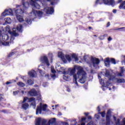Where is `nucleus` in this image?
Wrapping results in <instances>:
<instances>
[{
  "mask_svg": "<svg viewBox=\"0 0 125 125\" xmlns=\"http://www.w3.org/2000/svg\"><path fill=\"white\" fill-rule=\"evenodd\" d=\"M77 70V74H74L76 73L75 68H69L68 71H63V74L64 75H68V74L73 75V81L77 85H78V82H77L78 79H80L79 82L81 83H84L85 81H86V73L81 66H78Z\"/></svg>",
  "mask_w": 125,
  "mask_h": 125,
  "instance_id": "nucleus-1",
  "label": "nucleus"
},
{
  "mask_svg": "<svg viewBox=\"0 0 125 125\" xmlns=\"http://www.w3.org/2000/svg\"><path fill=\"white\" fill-rule=\"evenodd\" d=\"M83 59L89 64V66H93L95 69H99V63H100V60L96 58L90 57L88 56H84Z\"/></svg>",
  "mask_w": 125,
  "mask_h": 125,
  "instance_id": "nucleus-2",
  "label": "nucleus"
},
{
  "mask_svg": "<svg viewBox=\"0 0 125 125\" xmlns=\"http://www.w3.org/2000/svg\"><path fill=\"white\" fill-rule=\"evenodd\" d=\"M32 102L31 105L33 106L34 109L36 108V99L35 98H30L24 97L23 98V101H21L20 103L21 104V109L23 110H27L29 108V104L26 102Z\"/></svg>",
  "mask_w": 125,
  "mask_h": 125,
  "instance_id": "nucleus-3",
  "label": "nucleus"
},
{
  "mask_svg": "<svg viewBox=\"0 0 125 125\" xmlns=\"http://www.w3.org/2000/svg\"><path fill=\"white\" fill-rule=\"evenodd\" d=\"M22 4L23 7L24 9H22V5H18L17 7H20V9H18L15 11L16 15H19V14H23V13H25L26 10L28 9L29 8V2H27L26 0H22Z\"/></svg>",
  "mask_w": 125,
  "mask_h": 125,
  "instance_id": "nucleus-4",
  "label": "nucleus"
},
{
  "mask_svg": "<svg viewBox=\"0 0 125 125\" xmlns=\"http://www.w3.org/2000/svg\"><path fill=\"white\" fill-rule=\"evenodd\" d=\"M18 31L22 33V25L19 24L17 26V29L15 28H13V31L11 32L10 30H8L9 34L11 35V36H13L14 37H17L19 36Z\"/></svg>",
  "mask_w": 125,
  "mask_h": 125,
  "instance_id": "nucleus-5",
  "label": "nucleus"
},
{
  "mask_svg": "<svg viewBox=\"0 0 125 125\" xmlns=\"http://www.w3.org/2000/svg\"><path fill=\"white\" fill-rule=\"evenodd\" d=\"M51 120H49L48 123L46 122V120L44 119H42L41 118H38L36 120L35 125H50Z\"/></svg>",
  "mask_w": 125,
  "mask_h": 125,
  "instance_id": "nucleus-6",
  "label": "nucleus"
},
{
  "mask_svg": "<svg viewBox=\"0 0 125 125\" xmlns=\"http://www.w3.org/2000/svg\"><path fill=\"white\" fill-rule=\"evenodd\" d=\"M47 107V105L46 104L42 105V103H40V105L38 106L36 109V115H38V114H42V111H46Z\"/></svg>",
  "mask_w": 125,
  "mask_h": 125,
  "instance_id": "nucleus-7",
  "label": "nucleus"
},
{
  "mask_svg": "<svg viewBox=\"0 0 125 125\" xmlns=\"http://www.w3.org/2000/svg\"><path fill=\"white\" fill-rule=\"evenodd\" d=\"M42 12L41 11H37L34 10H33L29 14V16L33 17V19L36 18L37 16H38V17H42Z\"/></svg>",
  "mask_w": 125,
  "mask_h": 125,
  "instance_id": "nucleus-8",
  "label": "nucleus"
},
{
  "mask_svg": "<svg viewBox=\"0 0 125 125\" xmlns=\"http://www.w3.org/2000/svg\"><path fill=\"white\" fill-rule=\"evenodd\" d=\"M100 1H103L104 4H107L108 5H114L115 4V0H97L96 1V4L99 2L100 4H101Z\"/></svg>",
  "mask_w": 125,
  "mask_h": 125,
  "instance_id": "nucleus-9",
  "label": "nucleus"
},
{
  "mask_svg": "<svg viewBox=\"0 0 125 125\" xmlns=\"http://www.w3.org/2000/svg\"><path fill=\"white\" fill-rule=\"evenodd\" d=\"M110 62H111V63H112V64H116V60H115V59L114 58H111L109 59V58H107L105 59V60H104V63H105V66H106V67H109V66H110Z\"/></svg>",
  "mask_w": 125,
  "mask_h": 125,
  "instance_id": "nucleus-10",
  "label": "nucleus"
},
{
  "mask_svg": "<svg viewBox=\"0 0 125 125\" xmlns=\"http://www.w3.org/2000/svg\"><path fill=\"white\" fill-rule=\"evenodd\" d=\"M40 61L42 63H44L46 64L47 66H49L50 64H49V62L48 61V59L46 56H42L40 58Z\"/></svg>",
  "mask_w": 125,
  "mask_h": 125,
  "instance_id": "nucleus-11",
  "label": "nucleus"
},
{
  "mask_svg": "<svg viewBox=\"0 0 125 125\" xmlns=\"http://www.w3.org/2000/svg\"><path fill=\"white\" fill-rule=\"evenodd\" d=\"M44 11L46 13V14H52L54 12V9L53 7H45L43 9Z\"/></svg>",
  "mask_w": 125,
  "mask_h": 125,
  "instance_id": "nucleus-12",
  "label": "nucleus"
},
{
  "mask_svg": "<svg viewBox=\"0 0 125 125\" xmlns=\"http://www.w3.org/2000/svg\"><path fill=\"white\" fill-rule=\"evenodd\" d=\"M98 78L100 80V83L101 84H103V86H104V87H108V86L110 84V83L107 81H104V80H100V79H101V77L100 76H98Z\"/></svg>",
  "mask_w": 125,
  "mask_h": 125,
  "instance_id": "nucleus-13",
  "label": "nucleus"
},
{
  "mask_svg": "<svg viewBox=\"0 0 125 125\" xmlns=\"http://www.w3.org/2000/svg\"><path fill=\"white\" fill-rule=\"evenodd\" d=\"M2 16H6V15H13V11L11 9L6 10L2 14Z\"/></svg>",
  "mask_w": 125,
  "mask_h": 125,
  "instance_id": "nucleus-14",
  "label": "nucleus"
},
{
  "mask_svg": "<svg viewBox=\"0 0 125 125\" xmlns=\"http://www.w3.org/2000/svg\"><path fill=\"white\" fill-rule=\"evenodd\" d=\"M38 70L39 72V73L41 74V75L42 76H43V75L44 74V72H43L44 70H45V68L43 67V65H39L38 66Z\"/></svg>",
  "mask_w": 125,
  "mask_h": 125,
  "instance_id": "nucleus-15",
  "label": "nucleus"
},
{
  "mask_svg": "<svg viewBox=\"0 0 125 125\" xmlns=\"http://www.w3.org/2000/svg\"><path fill=\"white\" fill-rule=\"evenodd\" d=\"M28 94L30 96H37L38 92H37V91L35 89H32L29 92Z\"/></svg>",
  "mask_w": 125,
  "mask_h": 125,
  "instance_id": "nucleus-16",
  "label": "nucleus"
},
{
  "mask_svg": "<svg viewBox=\"0 0 125 125\" xmlns=\"http://www.w3.org/2000/svg\"><path fill=\"white\" fill-rule=\"evenodd\" d=\"M105 75L106 78H108L109 81L113 80V76H111V75L110 74V72L108 70L106 71Z\"/></svg>",
  "mask_w": 125,
  "mask_h": 125,
  "instance_id": "nucleus-17",
  "label": "nucleus"
},
{
  "mask_svg": "<svg viewBox=\"0 0 125 125\" xmlns=\"http://www.w3.org/2000/svg\"><path fill=\"white\" fill-rule=\"evenodd\" d=\"M28 75L30 77H32V78H35V77H37V73L35 70H32L28 72Z\"/></svg>",
  "mask_w": 125,
  "mask_h": 125,
  "instance_id": "nucleus-18",
  "label": "nucleus"
},
{
  "mask_svg": "<svg viewBox=\"0 0 125 125\" xmlns=\"http://www.w3.org/2000/svg\"><path fill=\"white\" fill-rule=\"evenodd\" d=\"M1 39H2V41H6L8 40V35L7 34H1Z\"/></svg>",
  "mask_w": 125,
  "mask_h": 125,
  "instance_id": "nucleus-19",
  "label": "nucleus"
},
{
  "mask_svg": "<svg viewBox=\"0 0 125 125\" xmlns=\"http://www.w3.org/2000/svg\"><path fill=\"white\" fill-rule=\"evenodd\" d=\"M58 57H59V58H61L62 61H63V62H65V60L64 59V54H63V53H62V52H59L58 53Z\"/></svg>",
  "mask_w": 125,
  "mask_h": 125,
  "instance_id": "nucleus-20",
  "label": "nucleus"
},
{
  "mask_svg": "<svg viewBox=\"0 0 125 125\" xmlns=\"http://www.w3.org/2000/svg\"><path fill=\"white\" fill-rule=\"evenodd\" d=\"M17 16V19L20 21V22H23L24 21V19H23V17L19 15H16Z\"/></svg>",
  "mask_w": 125,
  "mask_h": 125,
  "instance_id": "nucleus-21",
  "label": "nucleus"
},
{
  "mask_svg": "<svg viewBox=\"0 0 125 125\" xmlns=\"http://www.w3.org/2000/svg\"><path fill=\"white\" fill-rule=\"evenodd\" d=\"M106 123L105 125H110L111 121L110 120V117L108 115L106 116Z\"/></svg>",
  "mask_w": 125,
  "mask_h": 125,
  "instance_id": "nucleus-22",
  "label": "nucleus"
},
{
  "mask_svg": "<svg viewBox=\"0 0 125 125\" xmlns=\"http://www.w3.org/2000/svg\"><path fill=\"white\" fill-rule=\"evenodd\" d=\"M97 110H98V111L99 112V114H101L102 117L103 118H104V117H105V111H103L102 113H100V108H99V106H98Z\"/></svg>",
  "mask_w": 125,
  "mask_h": 125,
  "instance_id": "nucleus-23",
  "label": "nucleus"
},
{
  "mask_svg": "<svg viewBox=\"0 0 125 125\" xmlns=\"http://www.w3.org/2000/svg\"><path fill=\"white\" fill-rule=\"evenodd\" d=\"M47 1H51V5H54L55 3H57V0H46Z\"/></svg>",
  "mask_w": 125,
  "mask_h": 125,
  "instance_id": "nucleus-24",
  "label": "nucleus"
},
{
  "mask_svg": "<svg viewBox=\"0 0 125 125\" xmlns=\"http://www.w3.org/2000/svg\"><path fill=\"white\" fill-rule=\"evenodd\" d=\"M4 20L7 24H10L11 23V19L10 18H6Z\"/></svg>",
  "mask_w": 125,
  "mask_h": 125,
  "instance_id": "nucleus-25",
  "label": "nucleus"
},
{
  "mask_svg": "<svg viewBox=\"0 0 125 125\" xmlns=\"http://www.w3.org/2000/svg\"><path fill=\"white\" fill-rule=\"evenodd\" d=\"M18 85H19V86H21V87H23V86H25V83H23V82H18L17 83Z\"/></svg>",
  "mask_w": 125,
  "mask_h": 125,
  "instance_id": "nucleus-26",
  "label": "nucleus"
},
{
  "mask_svg": "<svg viewBox=\"0 0 125 125\" xmlns=\"http://www.w3.org/2000/svg\"><path fill=\"white\" fill-rule=\"evenodd\" d=\"M72 58H74V59H75V61H79V59L78 58V56H77V55L73 54L72 55Z\"/></svg>",
  "mask_w": 125,
  "mask_h": 125,
  "instance_id": "nucleus-27",
  "label": "nucleus"
},
{
  "mask_svg": "<svg viewBox=\"0 0 125 125\" xmlns=\"http://www.w3.org/2000/svg\"><path fill=\"white\" fill-rule=\"evenodd\" d=\"M2 45H4L5 46H8L9 45V42L3 41V42H2Z\"/></svg>",
  "mask_w": 125,
  "mask_h": 125,
  "instance_id": "nucleus-28",
  "label": "nucleus"
},
{
  "mask_svg": "<svg viewBox=\"0 0 125 125\" xmlns=\"http://www.w3.org/2000/svg\"><path fill=\"white\" fill-rule=\"evenodd\" d=\"M27 83L29 85H32V84H34V81L30 79L27 81Z\"/></svg>",
  "mask_w": 125,
  "mask_h": 125,
  "instance_id": "nucleus-29",
  "label": "nucleus"
},
{
  "mask_svg": "<svg viewBox=\"0 0 125 125\" xmlns=\"http://www.w3.org/2000/svg\"><path fill=\"white\" fill-rule=\"evenodd\" d=\"M117 82L119 83H125V81L124 79H117Z\"/></svg>",
  "mask_w": 125,
  "mask_h": 125,
  "instance_id": "nucleus-30",
  "label": "nucleus"
},
{
  "mask_svg": "<svg viewBox=\"0 0 125 125\" xmlns=\"http://www.w3.org/2000/svg\"><path fill=\"white\" fill-rule=\"evenodd\" d=\"M65 58L70 62L71 61V56L69 55H65Z\"/></svg>",
  "mask_w": 125,
  "mask_h": 125,
  "instance_id": "nucleus-31",
  "label": "nucleus"
},
{
  "mask_svg": "<svg viewBox=\"0 0 125 125\" xmlns=\"http://www.w3.org/2000/svg\"><path fill=\"white\" fill-rule=\"evenodd\" d=\"M123 73H124V67L121 68V73L118 74L119 77H123Z\"/></svg>",
  "mask_w": 125,
  "mask_h": 125,
  "instance_id": "nucleus-32",
  "label": "nucleus"
},
{
  "mask_svg": "<svg viewBox=\"0 0 125 125\" xmlns=\"http://www.w3.org/2000/svg\"><path fill=\"white\" fill-rule=\"evenodd\" d=\"M51 71L52 74H55V73H56V71L54 69V67L53 66H51Z\"/></svg>",
  "mask_w": 125,
  "mask_h": 125,
  "instance_id": "nucleus-33",
  "label": "nucleus"
},
{
  "mask_svg": "<svg viewBox=\"0 0 125 125\" xmlns=\"http://www.w3.org/2000/svg\"><path fill=\"white\" fill-rule=\"evenodd\" d=\"M2 45V42L1 41V30H0V46Z\"/></svg>",
  "mask_w": 125,
  "mask_h": 125,
  "instance_id": "nucleus-34",
  "label": "nucleus"
},
{
  "mask_svg": "<svg viewBox=\"0 0 125 125\" xmlns=\"http://www.w3.org/2000/svg\"><path fill=\"white\" fill-rule=\"evenodd\" d=\"M107 116H109V118H110V117H111V110H108L107 111V114H106V117H107Z\"/></svg>",
  "mask_w": 125,
  "mask_h": 125,
  "instance_id": "nucleus-35",
  "label": "nucleus"
},
{
  "mask_svg": "<svg viewBox=\"0 0 125 125\" xmlns=\"http://www.w3.org/2000/svg\"><path fill=\"white\" fill-rule=\"evenodd\" d=\"M125 1H124L122 3H121V4L120 5V6H119L120 9H121L122 7H124V5H125Z\"/></svg>",
  "mask_w": 125,
  "mask_h": 125,
  "instance_id": "nucleus-36",
  "label": "nucleus"
},
{
  "mask_svg": "<svg viewBox=\"0 0 125 125\" xmlns=\"http://www.w3.org/2000/svg\"><path fill=\"white\" fill-rule=\"evenodd\" d=\"M63 80H65V81H68L69 77H68V76L64 75L63 76Z\"/></svg>",
  "mask_w": 125,
  "mask_h": 125,
  "instance_id": "nucleus-37",
  "label": "nucleus"
},
{
  "mask_svg": "<svg viewBox=\"0 0 125 125\" xmlns=\"http://www.w3.org/2000/svg\"><path fill=\"white\" fill-rule=\"evenodd\" d=\"M26 22L27 24H31L32 23V21H31V20L27 19L26 20Z\"/></svg>",
  "mask_w": 125,
  "mask_h": 125,
  "instance_id": "nucleus-38",
  "label": "nucleus"
},
{
  "mask_svg": "<svg viewBox=\"0 0 125 125\" xmlns=\"http://www.w3.org/2000/svg\"><path fill=\"white\" fill-rule=\"evenodd\" d=\"M26 22L27 24H31L32 23V21H31V20L27 19L26 20Z\"/></svg>",
  "mask_w": 125,
  "mask_h": 125,
  "instance_id": "nucleus-39",
  "label": "nucleus"
},
{
  "mask_svg": "<svg viewBox=\"0 0 125 125\" xmlns=\"http://www.w3.org/2000/svg\"><path fill=\"white\" fill-rule=\"evenodd\" d=\"M17 94H18V91H16L13 92V95H17Z\"/></svg>",
  "mask_w": 125,
  "mask_h": 125,
  "instance_id": "nucleus-40",
  "label": "nucleus"
},
{
  "mask_svg": "<svg viewBox=\"0 0 125 125\" xmlns=\"http://www.w3.org/2000/svg\"><path fill=\"white\" fill-rule=\"evenodd\" d=\"M95 118H96V119H97L98 120V119H99V118H100V117L99 116V115L98 114H95Z\"/></svg>",
  "mask_w": 125,
  "mask_h": 125,
  "instance_id": "nucleus-41",
  "label": "nucleus"
},
{
  "mask_svg": "<svg viewBox=\"0 0 125 125\" xmlns=\"http://www.w3.org/2000/svg\"><path fill=\"white\" fill-rule=\"evenodd\" d=\"M14 53L12 52V53L9 54L8 56H9V57H11L12 55H14Z\"/></svg>",
  "mask_w": 125,
  "mask_h": 125,
  "instance_id": "nucleus-42",
  "label": "nucleus"
},
{
  "mask_svg": "<svg viewBox=\"0 0 125 125\" xmlns=\"http://www.w3.org/2000/svg\"><path fill=\"white\" fill-rule=\"evenodd\" d=\"M122 29H125V27H122V28H119L115 29H114L115 31L118 30H122Z\"/></svg>",
  "mask_w": 125,
  "mask_h": 125,
  "instance_id": "nucleus-43",
  "label": "nucleus"
},
{
  "mask_svg": "<svg viewBox=\"0 0 125 125\" xmlns=\"http://www.w3.org/2000/svg\"><path fill=\"white\" fill-rule=\"evenodd\" d=\"M51 78H55L56 76L55 75V74H51Z\"/></svg>",
  "mask_w": 125,
  "mask_h": 125,
  "instance_id": "nucleus-44",
  "label": "nucleus"
},
{
  "mask_svg": "<svg viewBox=\"0 0 125 125\" xmlns=\"http://www.w3.org/2000/svg\"><path fill=\"white\" fill-rule=\"evenodd\" d=\"M45 77L46 78V79H49V74L46 75Z\"/></svg>",
  "mask_w": 125,
  "mask_h": 125,
  "instance_id": "nucleus-45",
  "label": "nucleus"
},
{
  "mask_svg": "<svg viewBox=\"0 0 125 125\" xmlns=\"http://www.w3.org/2000/svg\"><path fill=\"white\" fill-rule=\"evenodd\" d=\"M100 40H104V36H101L100 37Z\"/></svg>",
  "mask_w": 125,
  "mask_h": 125,
  "instance_id": "nucleus-46",
  "label": "nucleus"
},
{
  "mask_svg": "<svg viewBox=\"0 0 125 125\" xmlns=\"http://www.w3.org/2000/svg\"><path fill=\"white\" fill-rule=\"evenodd\" d=\"M110 41H112V38L109 37L108 38V42H110Z\"/></svg>",
  "mask_w": 125,
  "mask_h": 125,
  "instance_id": "nucleus-47",
  "label": "nucleus"
},
{
  "mask_svg": "<svg viewBox=\"0 0 125 125\" xmlns=\"http://www.w3.org/2000/svg\"><path fill=\"white\" fill-rule=\"evenodd\" d=\"M112 12H113V13H117V10L113 9Z\"/></svg>",
  "mask_w": 125,
  "mask_h": 125,
  "instance_id": "nucleus-48",
  "label": "nucleus"
},
{
  "mask_svg": "<svg viewBox=\"0 0 125 125\" xmlns=\"http://www.w3.org/2000/svg\"><path fill=\"white\" fill-rule=\"evenodd\" d=\"M91 74H94V73H95V71H94V70L91 69Z\"/></svg>",
  "mask_w": 125,
  "mask_h": 125,
  "instance_id": "nucleus-49",
  "label": "nucleus"
},
{
  "mask_svg": "<svg viewBox=\"0 0 125 125\" xmlns=\"http://www.w3.org/2000/svg\"><path fill=\"white\" fill-rule=\"evenodd\" d=\"M85 120H86V118H83L82 119V122H84V121H85Z\"/></svg>",
  "mask_w": 125,
  "mask_h": 125,
  "instance_id": "nucleus-50",
  "label": "nucleus"
},
{
  "mask_svg": "<svg viewBox=\"0 0 125 125\" xmlns=\"http://www.w3.org/2000/svg\"><path fill=\"white\" fill-rule=\"evenodd\" d=\"M122 65H125V61H122Z\"/></svg>",
  "mask_w": 125,
  "mask_h": 125,
  "instance_id": "nucleus-51",
  "label": "nucleus"
},
{
  "mask_svg": "<svg viewBox=\"0 0 125 125\" xmlns=\"http://www.w3.org/2000/svg\"><path fill=\"white\" fill-rule=\"evenodd\" d=\"M6 31L9 30V26H7L6 27Z\"/></svg>",
  "mask_w": 125,
  "mask_h": 125,
  "instance_id": "nucleus-52",
  "label": "nucleus"
},
{
  "mask_svg": "<svg viewBox=\"0 0 125 125\" xmlns=\"http://www.w3.org/2000/svg\"><path fill=\"white\" fill-rule=\"evenodd\" d=\"M10 83H11V82H7L6 83V84H10Z\"/></svg>",
  "mask_w": 125,
  "mask_h": 125,
  "instance_id": "nucleus-53",
  "label": "nucleus"
},
{
  "mask_svg": "<svg viewBox=\"0 0 125 125\" xmlns=\"http://www.w3.org/2000/svg\"><path fill=\"white\" fill-rule=\"evenodd\" d=\"M110 22H108L107 23V27H109L110 26Z\"/></svg>",
  "mask_w": 125,
  "mask_h": 125,
  "instance_id": "nucleus-54",
  "label": "nucleus"
},
{
  "mask_svg": "<svg viewBox=\"0 0 125 125\" xmlns=\"http://www.w3.org/2000/svg\"><path fill=\"white\" fill-rule=\"evenodd\" d=\"M58 115L59 116H62V113H61V112H59Z\"/></svg>",
  "mask_w": 125,
  "mask_h": 125,
  "instance_id": "nucleus-55",
  "label": "nucleus"
},
{
  "mask_svg": "<svg viewBox=\"0 0 125 125\" xmlns=\"http://www.w3.org/2000/svg\"><path fill=\"white\" fill-rule=\"evenodd\" d=\"M84 115H85V116H88L89 115V113H84Z\"/></svg>",
  "mask_w": 125,
  "mask_h": 125,
  "instance_id": "nucleus-56",
  "label": "nucleus"
},
{
  "mask_svg": "<svg viewBox=\"0 0 125 125\" xmlns=\"http://www.w3.org/2000/svg\"><path fill=\"white\" fill-rule=\"evenodd\" d=\"M63 125H69V124L67 123H64L63 124Z\"/></svg>",
  "mask_w": 125,
  "mask_h": 125,
  "instance_id": "nucleus-57",
  "label": "nucleus"
},
{
  "mask_svg": "<svg viewBox=\"0 0 125 125\" xmlns=\"http://www.w3.org/2000/svg\"><path fill=\"white\" fill-rule=\"evenodd\" d=\"M88 119L89 120H91V116H88Z\"/></svg>",
  "mask_w": 125,
  "mask_h": 125,
  "instance_id": "nucleus-58",
  "label": "nucleus"
},
{
  "mask_svg": "<svg viewBox=\"0 0 125 125\" xmlns=\"http://www.w3.org/2000/svg\"><path fill=\"white\" fill-rule=\"evenodd\" d=\"M108 36V35L107 34H104V36H104V37H107Z\"/></svg>",
  "mask_w": 125,
  "mask_h": 125,
  "instance_id": "nucleus-59",
  "label": "nucleus"
},
{
  "mask_svg": "<svg viewBox=\"0 0 125 125\" xmlns=\"http://www.w3.org/2000/svg\"><path fill=\"white\" fill-rule=\"evenodd\" d=\"M123 0H119L118 2V3H120V2H121Z\"/></svg>",
  "mask_w": 125,
  "mask_h": 125,
  "instance_id": "nucleus-60",
  "label": "nucleus"
},
{
  "mask_svg": "<svg viewBox=\"0 0 125 125\" xmlns=\"http://www.w3.org/2000/svg\"><path fill=\"white\" fill-rule=\"evenodd\" d=\"M92 28L91 27H89V30H90V29H91Z\"/></svg>",
  "mask_w": 125,
  "mask_h": 125,
  "instance_id": "nucleus-61",
  "label": "nucleus"
},
{
  "mask_svg": "<svg viewBox=\"0 0 125 125\" xmlns=\"http://www.w3.org/2000/svg\"><path fill=\"white\" fill-rule=\"evenodd\" d=\"M67 91H68V92H69V91H70V89H67Z\"/></svg>",
  "mask_w": 125,
  "mask_h": 125,
  "instance_id": "nucleus-62",
  "label": "nucleus"
},
{
  "mask_svg": "<svg viewBox=\"0 0 125 125\" xmlns=\"http://www.w3.org/2000/svg\"><path fill=\"white\" fill-rule=\"evenodd\" d=\"M59 105L58 104H57L55 105V107H58Z\"/></svg>",
  "mask_w": 125,
  "mask_h": 125,
  "instance_id": "nucleus-63",
  "label": "nucleus"
},
{
  "mask_svg": "<svg viewBox=\"0 0 125 125\" xmlns=\"http://www.w3.org/2000/svg\"><path fill=\"white\" fill-rule=\"evenodd\" d=\"M21 93H22V94H24V91H21Z\"/></svg>",
  "mask_w": 125,
  "mask_h": 125,
  "instance_id": "nucleus-64",
  "label": "nucleus"
}]
</instances>
